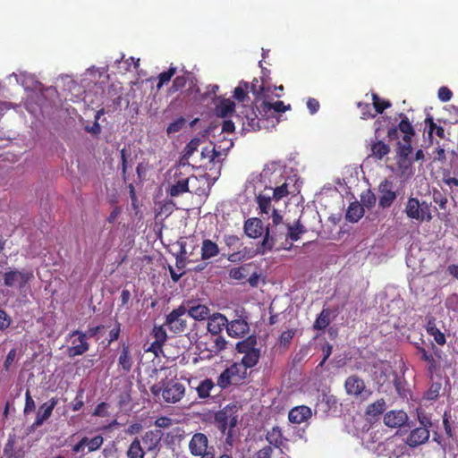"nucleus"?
<instances>
[{
  "mask_svg": "<svg viewBox=\"0 0 458 458\" xmlns=\"http://www.w3.org/2000/svg\"><path fill=\"white\" fill-rule=\"evenodd\" d=\"M344 389L348 395L360 398L362 401L368 399L372 394L367 388L364 380L357 375L349 376L345 379Z\"/></svg>",
  "mask_w": 458,
  "mask_h": 458,
  "instance_id": "423d86ee",
  "label": "nucleus"
},
{
  "mask_svg": "<svg viewBox=\"0 0 458 458\" xmlns=\"http://www.w3.org/2000/svg\"><path fill=\"white\" fill-rule=\"evenodd\" d=\"M250 114L253 115V118H248V120L243 121L242 124L247 130L259 131L262 128L267 127L262 123H265V119L262 117H259L256 114L255 110H250Z\"/></svg>",
  "mask_w": 458,
  "mask_h": 458,
  "instance_id": "f704fd0d",
  "label": "nucleus"
},
{
  "mask_svg": "<svg viewBox=\"0 0 458 458\" xmlns=\"http://www.w3.org/2000/svg\"><path fill=\"white\" fill-rule=\"evenodd\" d=\"M146 450L143 448L140 439L136 437L128 445L126 458H144Z\"/></svg>",
  "mask_w": 458,
  "mask_h": 458,
  "instance_id": "bb28decb",
  "label": "nucleus"
},
{
  "mask_svg": "<svg viewBox=\"0 0 458 458\" xmlns=\"http://www.w3.org/2000/svg\"><path fill=\"white\" fill-rule=\"evenodd\" d=\"M404 212L406 216L420 222L432 220L431 204L426 201L420 202L417 198L410 197L405 205Z\"/></svg>",
  "mask_w": 458,
  "mask_h": 458,
  "instance_id": "7ed1b4c3",
  "label": "nucleus"
},
{
  "mask_svg": "<svg viewBox=\"0 0 458 458\" xmlns=\"http://www.w3.org/2000/svg\"><path fill=\"white\" fill-rule=\"evenodd\" d=\"M201 142V140L198 137H194L190 140V142L185 146L183 150V155L181 160L184 162H189V158L192 156V154L198 149Z\"/></svg>",
  "mask_w": 458,
  "mask_h": 458,
  "instance_id": "79ce46f5",
  "label": "nucleus"
},
{
  "mask_svg": "<svg viewBox=\"0 0 458 458\" xmlns=\"http://www.w3.org/2000/svg\"><path fill=\"white\" fill-rule=\"evenodd\" d=\"M402 143L400 141L397 142V157H398V165L401 168L407 169L411 166L412 160L409 158V156L412 152L411 141H403Z\"/></svg>",
  "mask_w": 458,
  "mask_h": 458,
  "instance_id": "f8f14e48",
  "label": "nucleus"
},
{
  "mask_svg": "<svg viewBox=\"0 0 458 458\" xmlns=\"http://www.w3.org/2000/svg\"><path fill=\"white\" fill-rule=\"evenodd\" d=\"M187 310L183 305L166 315L165 326L174 334L181 335L187 329Z\"/></svg>",
  "mask_w": 458,
  "mask_h": 458,
  "instance_id": "20e7f679",
  "label": "nucleus"
},
{
  "mask_svg": "<svg viewBox=\"0 0 458 458\" xmlns=\"http://www.w3.org/2000/svg\"><path fill=\"white\" fill-rule=\"evenodd\" d=\"M249 83L246 81H241L239 85L234 89L233 98L238 102H244L249 98L248 90Z\"/></svg>",
  "mask_w": 458,
  "mask_h": 458,
  "instance_id": "37998d69",
  "label": "nucleus"
},
{
  "mask_svg": "<svg viewBox=\"0 0 458 458\" xmlns=\"http://www.w3.org/2000/svg\"><path fill=\"white\" fill-rule=\"evenodd\" d=\"M14 443L12 440H8L4 448V454L7 458H22L21 451H13Z\"/></svg>",
  "mask_w": 458,
  "mask_h": 458,
  "instance_id": "bf43d9fd",
  "label": "nucleus"
},
{
  "mask_svg": "<svg viewBox=\"0 0 458 458\" xmlns=\"http://www.w3.org/2000/svg\"><path fill=\"white\" fill-rule=\"evenodd\" d=\"M189 191V176L183 175L182 178H179V180L174 181V183H173L170 186L169 189V195L171 197H177L182 193Z\"/></svg>",
  "mask_w": 458,
  "mask_h": 458,
  "instance_id": "a878e982",
  "label": "nucleus"
},
{
  "mask_svg": "<svg viewBox=\"0 0 458 458\" xmlns=\"http://www.w3.org/2000/svg\"><path fill=\"white\" fill-rule=\"evenodd\" d=\"M189 451L192 456L207 454L209 452H215L213 445H209V440L206 434L194 433L189 442Z\"/></svg>",
  "mask_w": 458,
  "mask_h": 458,
  "instance_id": "6e6552de",
  "label": "nucleus"
},
{
  "mask_svg": "<svg viewBox=\"0 0 458 458\" xmlns=\"http://www.w3.org/2000/svg\"><path fill=\"white\" fill-rule=\"evenodd\" d=\"M186 124V120L184 117L180 116L172 122L166 128V132L168 135L180 131Z\"/></svg>",
  "mask_w": 458,
  "mask_h": 458,
  "instance_id": "864d4df0",
  "label": "nucleus"
},
{
  "mask_svg": "<svg viewBox=\"0 0 458 458\" xmlns=\"http://www.w3.org/2000/svg\"><path fill=\"white\" fill-rule=\"evenodd\" d=\"M260 355V349L258 348L249 353L244 354L238 364L243 366L247 371L249 369L255 367L259 363Z\"/></svg>",
  "mask_w": 458,
  "mask_h": 458,
  "instance_id": "2f4dec72",
  "label": "nucleus"
},
{
  "mask_svg": "<svg viewBox=\"0 0 458 458\" xmlns=\"http://www.w3.org/2000/svg\"><path fill=\"white\" fill-rule=\"evenodd\" d=\"M83 438L87 441L86 446L88 447L89 453L98 450L104 443V437L101 435L95 436L92 438H89L87 437H84Z\"/></svg>",
  "mask_w": 458,
  "mask_h": 458,
  "instance_id": "8fccbe9b",
  "label": "nucleus"
},
{
  "mask_svg": "<svg viewBox=\"0 0 458 458\" xmlns=\"http://www.w3.org/2000/svg\"><path fill=\"white\" fill-rule=\"evenodd\" d=\"M75 342H76V340H73L72 341L73 345L68 347V349H67V354L70 358L82 355L86 352H88L89 349V344L84 338L82 339L81 336L78 335L79 344H75Z\"/></svg>",
  "mask_w": 458,
  "mask_h": 458,
  "instance_id": "cd10ccee",
  "label": "nucleus"
},
{
  "mask_svg": "<svg viewBox=\"0 0 458 458\" xmlns=\"http://www.w3.org/2000/svg\"><path fill=\"white\" fill-rule=\"evenodd\" d=\"M393 188V182L387 179L380 182L378 186L380 192L378 204L381 208H389L396 199V193Z\"/></svg>",
  "mask_w": 458,
  "mask_h": 458,
  "instance_id": "9b49d317",
  "label": "nucleus"
},
{
  "mask_svg": "<svg viewBox=\"0 0 458 458\" xmlns=\"http://www.w3.org/2000/svg\"><path fill=\"white\" fill-rule=\"evenodd\" d=\"M230 411H231V407L225 406V408L218 411L215 414V417H214L215 423L222 434H225L226 430H228V422L230 420Z\"/></svg>",
  "mask_w": 458,
  "mask_h": 458,
  "instance_id": "5701e85b",
  "label": "nucleus"
},
{
  "mask_svg": "<svg viewBox=\"0 0 458 458\" xmlns=\"http://www.w3.org/2000/svg\"><path fill=\"white\" fill-rule=\"evenodd\" d=\"M289 193H290V191L288 190V183L287 182H284L283 184H281L280 186L276 187L273 190V196H272V198H273V199L275 201H279L283 198L286 197Z\"/></svg>",
  "mask_w": 458,
  "mask_h": 458,
  "instance_id": "4d7b16f0",
  "label": "nucleus"
},
{
  "mask_svg": "<svg viewBox=\"0 0 458 458\" xmlns=\"http://www.w3.org/2000/svg\"><path fill=\"white\" fill-rule=\"evenodd\" d=\"M244 232L250 238H259L264 233L263 223L259 218H249L244 223Z\"/></svg>",
  "mask_w": 458,
  "mask_h": 458,
  "instance_id": "412c9836",
  "label": "nucleus"
},
{
  "mask_svg": "<svg viewBox=\"0 0 458 458\" xmlns=\"http://www.w3.org/2000/svg\"><path fill=\"white\" fill-rule=\"evenodd\" d=\"M226 326L227 318L221 313H216L208 318V331L212 335H219Z\"/></svg>",
  "mask_w": 458,
  "mask_h": 458,
  "instance_id": "aec40b11",
  "label": "nucleus"
},
{
  "mask_svg": "<svg viewBox=\"0 0 458 458\" xmlns=\"http://www.w3.org/2000/svg\"><path fill=\"white\" fill-rule=\"evenodd\" d=\"M329 315L330 314H329L328 310H323L314 323V326H313L314 329L323 330L327 327H328V325L330 324Z\"/></svg>",
  "mask_w": 458,
  "mask_h": 458,
  "instance_id": "49530a36",
  "label": "nucleus"
},
{
  "mask_svg": "<svg viewBox=\"0 0 458 458\" xmlns=\"http://www.w3.org/2000/svg\"><path fill=\"white\" fill-rule=\"evenodd\" d=\"M372 101L377 114H383L386 108L392 106L389 100L380 98L376 93H372Z\"/></svg>",
  "mask_w": 458,
  "mask_h": 458,
  "instance_id": "de8ad7c7",
  "label": "nucleus"
},
{
  "mask_svg": "<svg viewBox=\"0 0 458 458\" xmlns=\"http://www.w3.org/2000/svg\"><path fill=\"white\" fill-rule=\"evenodd\" d=\"M118 364L122 367L124 372H130L133 360L130 352V345L127 343L122 344V350L118 357Z\"/></svg>",
  "mask_w": 458,
  "mask_h": 458,
  "instance_id": "b1692460",
  "label": "nucleus"
},
{
  "mask_svg": "<svg viewBox=\"0 0 458 458\" xmlns=\"http://www.w3.org/2000/svg\"><path fill=\"white\" fill-rule=\"evenodd\" d=\"M312 416V411L309 406L299 405L292 408L288 413V420L291 423L301 424L306 422Z\"/></svg>",
  "mask_w": 458,
  "mask_h": 458,
  "instance_id": "ddd939ff",
  "label": "nucleus"
},
{
  "mask_svg": "<svg viewBox=\"0 0 458 458\" xmlns=\"http://www.w3.org/2000/svg\"><path fill=\"white\" fill-rule=\"evenodd\" d=\"M292 244L288 242V225L267 226L263 241L259 247V252L265 253L274 248L288 250Z\"/></svg>",
  "mask_w": 458,
  "mask_h": 458,
  "instance_id": "f257e3e1",
  "label": "nucleus"
},
{
  "mask_svg": "<svg viewBox=\"0 0 458 458\" xmlns=\"http://www.w3.org/2000/svg\"><path fill=\"white\" fill-rule=\"evenodd\" d=\"M165 325L155 327L153 329V334L155 337V341H157L161 344H165L167 338L166 331L164 327Z\"/></svg>",
  "mask_w": 458,
  "mask_h": 458,
  "instance_id": "0e129e2a",
  "label": "nucleus"
},
{
  "mask_svg": "<svg viewBox=\"0 0 458 458\" xmlns=\"http://www.w3.org/2000/svg\"><path fill=\"white\" fill-rule=\"evenodd\" d=\"M295 329H289L286 331L282 332V334L279 336V343L284 347H288L295 335Z\"/></svg>",
  "mask_w": 458,
  "mask_h": 458,
  "instance_id": "052dcab7",
  "label": "nucleus"
},
{
  "mask_svg": "<svg viewBox=\"0 0 458 458\" xmlns=\"http://www.w3.org/2000/svg\"><path fill=\"white\" fill-rule=\"evenodd\" d=\"M417 352L420 354V359L428 364V370L433 373L437 369V361L432 353H429L424 347L417 346Z\"/></svg>",
  "mask_w": 458,
  "mask_h": 458,
  "instance_id": "a19ab883",
  "label": "nucleus"
},
{
  "mask_svg": "<svg viewBox=\"0 0 458 458\" xmlns=\"http://www.w3.org/2000/svg\"><path fill=\"white\" fill-rule=\"evenodd\" d=\"M215 387V383L210 378L201 380L196 387L199 398L206 399L210 396L211 390Z\"/></svg>",
  "mask_w": 458,
  "mask_h": 458,
  "instance_id": "e433bc0d",
  "label": "nucleus"
},
{
  "mask_svg": "<svg viewBox=\"0 0 458 458\" xmlns=\"http://www.w3.org/2000/svg\"><path fill=\"white\" fill-rule=\"evenodd\" d=\"M57 404V399L51 398L48 402L43 403L39 406L37 417L35 421L32 424L33 428H38L41 426L47 419L50 418L52 415V412Z\"/></svg>",
  "mask_w": 458,
  "mask_h": 458,
  "instance_id": "4468645a",
  "label": "nucleus"
},
{
  "mask_svg": "<svg viewBox=\"0 0 458 458\" xmlns=\"http://www.w3.org/2000/svg\"><path fill=\"white\" fill-rule=\"evenodd\" d=\"M273 198L270 195H265L259 193L257 196V203L261 214H268L271 208V199Z\"/></svg>",
  "mask_w": 458,
  "mask_h": 458,
  "instance_id": "a18cd8bd",
  "label": "nucleus"
},
{
  "mask_svg": "<svg viewBox=\"0 0 458 458\" xmlns=\"http://www.w3.org/2000/svg\"><path fill=\"white\" fill-rule=\"evenodd\" d=\"M306 231L304 225L301 223L300 219H298L294 225H288V239L296 242Z\"/></svg>",
  "mask_w": 458,
  "mask_h": 458,
  "instance_id": "ea45409f",
  "label": "nucleus"
},
{
  "mask_svg": "<svg viewBox=\"0 0 458 458\" xmlns=\"http://www.w3.org/2000/svg\"><path fill=\"white\" fill-rule=\"evenodd\" d=\"M433 200L437 205H438L440 209H446L448 200L440 191H437L434 192Z\"/></svg>",
  "mask_w": 458,
  "mask_h": 458,
  "instance_id": "69168bd1",
  "label": "nucleus"
},
{
  "mask_svg": "<svg viewBox=\"0 0 458 458\" xmlns=\"http://www.w3.org/2000/svg\"><path fill=\"white\" fill-rule=\"evenodd\" d=\"M360 201L362 207L371 208L372 207L375 206L377 198L376 195L370 190H367L366 191L361 193Z\"/></svg>",
  "mask_w": 458,
  "mask_h": 458,
  "instance_id": "3c124183",
  "label": "nucleus"
},
{
  "mask_svg": "<svg viewBox=\"0 0 458 458\" xmlns=\"http://www.w3.org/2000/svg\"><path fill=\"white\" fill-rule=\"evenodd\" d=\"M188 316L191 317L195 320H204L209 318V309L206 305L198 304L189 309Z\"/></svg>",
  "mask_w": 458,
  "mask_h": 458,
  "instance_id": "c9c22d12",
  "label": "nucleus"
},
{
  "mask_svg": "<svg viewBox=\"0 0 458 458\" xmlns=\"http://www.w3.org/2000/svg\"><path fill=\"white\" fill-rule=\"evenodd\" d=\"M290 109L291 105H284V103L280 100L274 103L263 101L259 108V113L261 116L268 117L272 114V112L284 113Z\"/></svg>",
  "mask_w": 458,
  "mask_h": 458,
  "instance_id": "f3484780",
  "label": "nucleus"
},
{
  "mask_svg": "<svg viewBox=\"0 0 458 458\" xmlns=\"http://www.w3.org/2000/svg\"><path fill=\"white\" fill-rule=\"evenodd\" d=\"M408 420V415L402 410H393L386 412L384 416V423L390 428H399L403 426Z\"/></svg>",
  "mask_w": 458,
  "mask_h": 458,
  "instance_id": "dca6fc26",
  "label": "nucleus"
},
{
  "mask_svg": "<svg viewBox=\"0 0 458 458\" xmlns=\"http://www.w3.org/2000/svg\"><path fill=\"white\" fill-rule=\"evenodd\" d=\"M221 156L220 152L216 150L215 147H205L201 150V157L208 159V164L206 165V169H208L214 180L220 176V170L222 167L221 162L218 157Z\"/></svg>",
  "mask_w": 458,
  "mask_h": 458,
  "instance_id": "1a4fd4ad",
  "label": "nucleus"
},
{
  "mask_svg": "<svg viewBox=\"0 0 458 458\" xmlns=\"http://www.w3.org/2000/svg\"><path fill=\"white\" fill-rule=\"evenodd\" d=\"M451 414L450 412L445 411L443 414V426L446 436L450 438H453L454 436V431L451 424Z\"/></svg>",
  "mask_w": 458,
  "mask_h": 458,
  "instance_id": "680f3d73",
  "label": "nucleus"
},
{
  "mask_svg": "<svg viewBox=\"0 0 458 458\" xmlns=\"http://www.w3.org/2000/svg\"><path fill=\"white\" fill-rule=\"evenodd\" d=\"M103 327H104V326L99 325L97 327H89L86 332H81L80 330H74L70 334V337H73L75 335H80L82 337V339L84 338L85 340H87L88 338H92L95 335H97Z\"/></svg>",
  "mask_w": 458,
  "mask_h": 458,
  "instance_id": "09e8293b",
  "label": "nucleus"
},
{
  "mask_svg": "<svg viewBox=\"0 0 458 458\" xmlns=\"http://www.w3.org/2000/svg\"><path fill=\"white\" fill-rule=\"evenodd\" d=\"M272 454H273L272 446L266 445V446L262 447L261 449H259L256 453L255 458H271Z\"/></svg>",
  "mask_w": 458,
  "mask_h": 458,
  "instance_id": "774afa93",
  "label": "nucleus"
},
{
  "mask_svg": "<svg viewBox=\"0 0 458 458\" xmlns=\"http://www.w3.org/2000/svg\"><path fill=\"white\" fill-rule=\"evenodd\" d=\"M372 156L377 159H382L390 152V146L382 140H377L371 145Z\"/></svg>",
  "mask_w": 458,
  "mask_h": 458,
  "instance_id": "4c0bfd02",
  "label": "nucleus"
},
{
  "mask_svg": "<svg viewBox=\"0 0 458 458\" xmlns=\"http://www.w3.org/2000/svg\"><path fill=\"white\" fill-rule=\"evenodd\" d=\"M200 252L201 259L207 260L217 256L219 254V248L215 242L205 239L202 241Z\"/></svg>",
  "mask_w": 458,
  "mask_h": 458,
  "instance_id": "393cba45",
  "label": "nucleus"
},
{
  "mask_svg": "<svg viewBox=\"0 0 458 458\" xmlns=\"http://www.w3.org/2000/svg\"><path fill=\"white\" fill-rule=\"evenodd\" d=\"M399 116L401 117V122L399 123L398 126H396L398 128L399 131H401L404 136L403 138V141H411V138L412 136H414L415 134V131L411 123V122L409 121L408 117L401 113L399 114Z\"/></svg>",
  "mask_w": 458,
  "mask_h": 458,
  "instance_id": "c85d7f7f",
  "label": "nucleus"
},
{
  "mask_svg": "<svg viewBox=\"0 0 458 458\" xmlns=\"http://www.w3.org/2000/svg\"><path fill=\"white\" fill-rule=\"evenodd\" d=\"M257 337L255 335H249L247 338L238 342L236 344V351L239 353L246 354L249 353L257 348Z\"/></svg>",
  "mask_w": 458,
  "mask_h": 458,
  "instance_id": "7c9ffc66",
  "label": "nucleus"
},
{
  "mask_svg": "<svg viewBox=\"0 0 458 458\" xmlns=\"http://www.w3.org/2000/svg\"><path fill=\"white\" fill-rule=\"evenodd\" d=\"M249 330L250 327L248 322L242 318L234 319L231 322L227 321L226 332L232 337H241L247 334Z\"/></svg>",
  "mask_w": 458,
  "mask_h": 458,
  "instance_id": "a211bd4d",
  "label": "nucleus"
},
{
  "mask_svg": "<svg viewBox=\"0 0 458 458\" xmlns=\"http://www.w3.org/2000/svg\"><path fill=\"white\" fill-rule=\"evenodd\" d=\"M247 377L246 369L238 362H233L220 373L216 378V385L221 389L239 386L245 383Z\"/></svg>",
  "mask_w": 458,
  "mask_h": 458,
  "instance_id": "f03ea898",
  "label": "nucleus"
},
{
  "mask_svg": "<svg viewBox=\"0 0 458 458\" xmlns=\"http://www.w3.org/2000/svg\"><path fill=\"white\" fill-rule=\"evenodd\" d=\"M426 330L428 335L434 336L436 343L439 345H443L445 344V335L437 327L435 323V318H428L426 326Z\"/></svg>",
  "mask_w": 458,
  "mask_h": 458,
  "instance_id": "473e14b6",
  "label": "nucleus"
},
{
  "mask_svg": "<svg viewBox=\"0 0 458 458\" xmlns=\"http://www.w3.org/2000/svg\"><path fill=\"white\" fill-rule=\"evenodd\" d=\"M36 409L35 402L30 395V392L28 389L25 393V406H24V414H30L33 412Z\"/></svg>",
  "mask_w": 458,
  "mask_h": 458,
  "instance_id": "e2e57ef3",
  "label": "nucleus"
},
{
  "mask_svg": "<svg viewBox=\"0 0 458 458\" xmlns=\"http://www.w3.org/2000/svg\"><path fill=\"white\" fill-rule=\"evenodd\" d=\"M442 385L440 382H433L428 391L425 393V398L428 401H434L439 396Z\"/></svg>",
  "mask_w": 458,
  "mask_h": 458,
  "instance_id": "5fc2aeb1",
  "label": "nucleus"
},
{
  "mask_svg": "<svg viewBox=\"0 0 458 458\" xmlns=\"http://www.w3.org/2000/svg\"><path fill=\"white\" fill-rule=\"evenodd\" d=\"M429 438V429L426 428H416L411 431L406 437L405 443L410 447H417L425 444Z\"/></svg>",
  "mask_w": 458,
  "mask_h": 458,
  "instance_id": "2eb2a0df",
  "label": "nucleus"
},
{
  "mask_svg": "<svg viewBox=\"0 0 458 458\" xmlns=\"http://www.w3.org/2000/svg\"><path fill=\"white\" fill-rule=\"evenodd\" d=\"M364 215V208L358 201L352 202L347 208L345 218L349 222L356 223Z\"/></svg>",
  "mask_w": 458,
  "mask_h": 458,
  "instance_id": "c756f323",
  "label": "nucleus"
},
{
  "mask_svg": "<svg viewBox=\"0 0 458 458\" xmlns=\"http://www.w3.org/2000/svg\"><path fill=\"white\" fill-rule=\"evenodd\" d=\"M235 104L229 98H224L219 105L216 106V114L217 116L225 118L234 112Z\"/></svg>",
  "mask_w": 458,
  "mask_h": 458,
  "instance_id": "72a5a7b5",
  "label": "nucleus"
},
{
  "mask_svg": "<svg viewBox=\"0 0 458 458\" xmlns=\"http://www.w3.org/2000/svg\"><path fill=\"white\" fill-rule=\"evenodd\" d=\"M185 386L177 379H171L164 383L159 389L162 398L167 403H175L181 401L185 395Z\"/></svg>",
  "mask_w": 458,
  "mask_h": 458,
  "instance_id": "39448f33",
  "label": "nucleus"
},
{
  "mask_svg": "<svg viewBox=\"0 0 458 458\" xmlns=\"http://www.w3.org/2000/svg\"><path fill=\"white\" fill-rule=\"evenodd\" d=\"M266 91H268V88L266 87L264 81L260 85H259V80L256 78L251 81L250 92L257 98L262 96Z\"/></svg>",
  "mask_w": 458,
  "mask_h": 458,
  "instance_id": "13d9d810",
  "label": "nucleus"
},
{
  "mask_svg": "<svg viewBox=\"0 0 458 458\" xmlns=\"http://www.w3.org/2000/svg\"><path fill=\"white\" fill-rule=\"evenodd\" d=\"M266 440L269 443L270 446L281 449L288 439L284 437L282 429L278 426L273 427L266 434Z\"/></svg>",
  "mask_w": 458,
  "mask_h": 458,
  "instance_id": "4be33fe9",
  "label": "nucleus"
},
{
  "mask_svg": "<svg viewBox=\"0 0 458 458\" xmlns=\"http://www.w3.org/2000/svg\"><path fill=\"white\" fill-rule=\"evenodd\" d=\"M163 433L159 429L148 430L141 437L140 441L145 445L146 452L156 450L160 445Z\"/></svg>",
  "mask_w": 458,
  "mask_h": 458,
  "instance_id": "6ab92c4d",
  "label": "nucleus"
},
{
  "mask_svg": "<svg viewBox=\"0 0 458 458\" xmlns=\"http://www.w3.org/2000/svg\"><path fill=\"white\" fill-rule=\"evenodd\" d=\"M176 71L177 68L175 66L170 65L167 71L159 73L157 77V91H159L165 84L171 81L172 77L176 73Z\"/></svg>",
  "mask_w": 458,
  "mask_h": 458,
  "instance_id": "c03bdc74",
  "label": "nucleus"
},
{
  "mask_svg": "<svg viewBox=\"0 0 458 458\" xmlns=\"http://www.w3.org/2000/svg\"><path fill=\"white\" fill-rule=\"evenodd\" d=\"M33 277V273L30 271L12 270L4 274V284L8 287L17 285L21 290Z\"/></svg>",
  "mask_w": 458,
  "mask_h": 458,
  "instance_id": "9d476101",
  "label": "nucleus"
},
{
  "mask_svg": "<svg viewBox=\"0 0 458 458\" xmlns=\"http://www.w3.org/2000/svg\"><path fill=\"white\" fill-rule=\"evenodd\" d=\"M190 168V163L184 162L183 160H180L179 164L175 165L173 169L174 171V181L179 180V178H182L183 175H188L187 171Z\"/></svg>",
  "mask_w": 458,
  "mask_h": 458,
  "instance_id": "603ef678",
  "label": "nucleus"
},
{
  "mask_svg": "<svg viewBox=\"0 0 458 458\" xmlns=\"http://www.w3.org/2000/svg\"><path fill=\"white\" fill-rule=\"evenodd\" d=\"M386 402L383 398L377 400L370 403L366 408V414L372 417H377L381 415L386 410Z\"/></svg>",
  "mask_w": 458,
  "mask_h": 458,
  "instance_id": "58836bf2",
  "label": "nucleus"
},
{
  "mask_svg": "<svg viewBox=\"0 0 458 458\" xmlns=\"http://www.w3.org/2000/svg\"><path fill=\"white\" fill-rule=\"evenodd\" d=\"M248 267L241 266L238 267H233L229 271V276L231 278L235 280H242L245 279L248 276Z\"/></svg>",
  "mask_w": 458,
  "mask_h": 458,
  "instance_id": "6e6d98bb",
  "label": "nucleus"
},
{
  "mask_svg": "<svg viewBox=\"0 0 458 458\" xmlns=\"http://www.w3.org/2000/svg\"><path fill=\"white\" fill-rule=\"evenodd\" d=\"M12 323L11 317L5 310H0V331L7 329Z\"/></svg>",
  "mask_w": 458,
  "mask_h": 458,
  "instance_id": "338daca9",
  "label": "nucleus"
},
{
  "mask_svg": "<svg viewBox=\"0 0 458 458\" xmlns=\"http://www.w3.org/2000/svg\"><path fill=\"white\" fill-rule=\"evenodd\" d=\"M190 83V88L188 89L189 93H199V88L197 84L196 78L190 72H184L182 75H177L172 83V86L168 89L167 94L172 96L176 92L182 90L187 83Z\"/></svg>",
  "mask_w": 458,
  "mask_h": 458,
  "instance_id": "0eeeda50",
  "label": "nucleus"
}]
</instances>
